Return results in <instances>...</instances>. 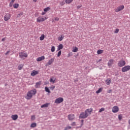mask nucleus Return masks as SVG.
Instances as JSON below:
<instances>
[{
  "mask_svg": "<svg viewBox=\"0 0 130 130\" xmlns=\"http://www.w3.org/2000/svg\"><path fill=\"white\" fill-rule=\"evenodd\" d=\"M118 66L120 68H122V67H124V66H125V61L123 60H120L118 62Z\"/></svg>",
  "mask_w": 130,
  "mask_h": 130,
  "instance_id": "4",
  "label": "nucleus"
},
{
  "mask_svg": "<svg viewBox=\"0 0 130 130\" xmlns=\"http://www.w3.org/2000/svg\"><path fill=\"white\" fill-rule=\"evenodd\" d=\"M55 21H59V18H58V17H56V18H55Z\"/></svg>",
  "mask_w": 130,
  "mask_h": 130,
  "instance_id": "44",
  "label": "nucleus"
},
{
  "mask_svg": "<svg viewBox=\"0 0 130 130\" xmlns=\"http://www.w3.org/2000/svg\"><path fill=\"white\" fill-rule=\"evenodd\" d=\"M9 53H10V51H8L7 52V53H6V55H8V54H9Z\"/></svg>",
  "mask_w": 130,
  "mask_h": 130,
  "instance_id": "49",
  "label": "nucleus"
},
{
  "mask_svg": "<svg viewBox=\"0 0 130 130\" xmlns=\"http://www.w3.org/2000/svg\"><path fill=\"white\" fill-rule=\"evenodd\" d=\"M63 102V98H58V99H56L54 103L56 104H59V103H61V102Z\"/></svg>",
  "mask_w": 130,
  "mask_h": 130,
  "instance_id": "5",
  "label": "nucleus"
},
{
  "mask_svg": "<svg viewBox=\"0 0 130 130\" xmlns=\"http://www.w3.org/2000/svg\"><path fill=\"white\" fill-rule=\"evenodd\" d=\"M112 91V90H111V89L109 90L108 91V93H111Z\"/></svg>",
  "mask_w": 130,
  "mask_h": 130,
  "instance_id": "52",
  "label": "nucleus"
},
{
  "mask_svg": "<svg viewBox=\"0 0 130 130\" xmlns=\"http://www.w3.org/2000/svg\"><path fill=\"white\" fill-rule=\"evenodd\" d=\"M81 126H82L84 124V120H81Z\"/></svg>",
  "mask_w": 130,
  "mask_h": 130,
  "instance_id": "42",
  "label": "nucleus"
},
{
  "mask_svg": "<svg viewBox=\"0 0 130 130\" xmlns=\"http://www.w3.org/2000/svg\"><path fill=\"white\" fill-rule=\"evenodd\" d=\"M54 61V58H52L51 59H50L48 62V64L49 66H50L52 62Z\"/></svg>",
  "mask_w": 130,
  "mask_h": 130,
  "instance_id": "18",
  "label": "nucleus"
},
{
  "mask_svg": "<svg viewBox=\"0 0 130 130\" xmlns=\"http://www.w3.org/2000/svg\"><path fill=\"white\" fill-rule=\"evenodd\" d=\"M51 51L52 52H54L55 51V47H54V46H53L51 47Z\"/></svg>",
  "mask_w": 130,
  "mask_h": 130,
  "instance_id": "31",
  "label": "nucleus"
},
{
  "mask_svg": "<svg viewBox=\"0 0 130 130\" xmlns=\"http://www.w3.org/2000/svg\"><path fill=\"white\" fill-rule=\"evenodd\" d=\"M60 55H61V51H59L57 56V57H59V56H60Z\"/></svg>",
  "mask_w": 130,
  "mask_h": 130,
  "instance_id": "35",
  "label": "nucleus"
},
{
  "mask_svg": "<svg viewBox=\"0 0 130 130\" xmlns=\"http://www.w3.org/2000/svg\"><path fill=\"white\" fill-rule=\"evenodd\" d=\"M48 105H49V103H46L41 106V108H45L46 107H48Z\"/></svg>",
  "mask_w": 130,
  "mask_h": 130,
  "instance_id": "22",
  "label": "nucleus"
},
{
  "mask_svg": "<svg viewBox=\"0 0 130 130\" xmlns=\"http://www.w3.org/2000/svg\"><path fill=\"white\" fill-rule=\"evenodd\" d=\"M31 119L32 120H34V119H35V116H34V115L31 116Z\"/></svg>",
  "mask_w": 130,
  "mask_h": 130,
  "instance_id": "40",
  "label": "nucleus"
},
{
  "mask_svg": "<svg viewBox=\"0 0 130 130\" xmlns=\"http://www.w3.org/2000/svg\"><path fill=\"white\" fill-rule=\"evenodd\" d=\"M92 111H93V109L92 108H90V109H86L85 112L87 114H91V112H92Z\"/></svg>",
  "mask_w": 130,
  "mask_h": 130,
  "instance_id": "14",
  "label": "nucleus"
},
{
  "mask_svg": "<svg viewBox=\"0 0 130 130\" xmlns=\"http://www.w3.org/2000/svg\"><path fill=\"white\" fill-rule=\"evenodd\" d=\"M129 70H130V66H126L122 68V72L125 73V72H127V71H129Z\"/></svg>",
  "mask_w": 130,
  "mask_h": 130,
  "instance_id": "6",
  "label": "nucleus"
},
{
  "mask_svg": "<svg viewBox=\"0 0 130 130\" xmlns=\"http://www.w3.org/2000/svg\"><path fill=\"white\" fill-rule=\"evenodd\" d=\"M40 85H41V82L39 81L36 83L35 88H40Z\"/></svg>",
  "mask_w": 130,
  "mask_h": 130,
  "instance_id": "19",
  "label": "nucleus"
},
{
  "mask_svg": "<svg viewBox=\"0 0 130 130\" xmlns=\"http://www.w3.org/2000/svg\"><path fill=\"white\" fill-rule=\"evenodd\" d=\"M23 67H24V64H19L18 67V70H19V71H21V70L23 69Z\"/></svg>",
  "mask_w": 130,
  "mask_h": 130,
  "instance_id": "23",
  "label": "nucleus"
},
{
  "mask_svg": "<svg viewBox=\"0 0 130 130\" xmlns=\"http://www.w3.org/2000/svg\"><path fill=\"white\" fill-rule=\"evenodd\" d=\"M63 38H64V37L62 36L59 37H58V40L59 41H62V40H63Z\"/></svg>",
  "mask_w": 130,
  "mask_h": 130,
  "instance_id": "30",
  "label": "nucleus"
},
{
  "mask_svg": "<svg viewBox=\"0 0 130 130\" xmlns=\"http://www.w3.org/2000/svg\"><path fill=\"white\" fill-rule=\"evenodd\" d=\"M45 90L46 91V92H47V93H50V90H49V88H48V87H46L45 88Z\"/></svg>",
  "mask_w": 130,
  "mask_h": 130,
  "instance_id": "33",
  "label": "nucleus"
},
{
  "mask_svg": "<svg viewBox=\"0 0 130 130\" xmlns=\"http://www.w3.org/2000/svg\"><path fill=\"white\" fill-rule=\"evenodd\" d=\"M72 51L73 52H78V48L75 47L73 49Z\"/></svg>",
  "mask_w": 130,
  "mask_h": 130,
  "instance_id": "27",
  "label": "nucleus"
},
{
  "mask_svg": "<svg viewBox=\"0 0 130 130\" xmlns=\"http://www.w3.org/2000/svg\"><path fill=\"white\" fill-rule=\"evenodd\" d=\"M102 60L101 59H99L98 61H97V62H99V61H101Z\"/></svg>",
  "mask_w": 130,
  "mask_h": 130,
  "instance_id": "55",
  "label": "nucleus"
},
{
  "mask_svg": "<svg viewBox=\"0 0 130 130\" xmlns=\"http://www.w3.org/2000/svg\"><path fill=\"white\" fill-rule=\"evenodd\" d=\"M114 61V60L113 59H111L109 60V61L108 62V65L109 68H110L111 67H112V64H113Z\"/></svg>",
  "mask_w": 130,
  "mask_h": 130,
  "instance_id": "10",
  "label": "nucleus"
},
{
  "mask_svg": "<svg viewBox=\"0 0 130 130\" xmlns=\"http://www.w3.org/2000/svg\"><path fill=\"white\" fill-rule=\"evenodd\" d=\"M50 10V8L47 7V8L44 9V11L46 13L47 12H48V11H49Z\"/></svg>",
  "mask_w": 130,
  "mask_h": 130,
  "instance_id": "29",
  "label": "nucleus"
},
{
  "mask_svg": "<svg viewBox=\"0 0 130 130\" xmlns=\"http://www.w3.org/2000/svg\"><path fill=\"white\" fill-rule=\"evenodd\" d=\"M112 110V112H113V113H116L118 112L119 109L118 108V107L114 106L113 107Z\"/></svg>",
  "mask_w": 130,
  "mask_h": 130,
  "instance_id": "9",
  "label": "nucleus"
},
{
  "mask_svg": "<svg viewBox=\"0 0 130 130\" xmlns=\"http://www.w3.org/2000/svg\"><path fill=\"white\" fill-rule=\"evenodd\" d=\"M36 93H37L36 89H34L29 91L27 93L26 96H25L26 99H27V100H30V99L33 97V95H35Z\"/></svg>",
  "mask_w": 130,
  "mask_h": 130,
  "instance_id": "1",
  "label": "nucleus"
},
{
  "mask_svg": "<svg viewBox=\"0 0 130 130\" xmlns=\"http://www.w3.org/2000/svg\"><path fill=\"white\" fill-rule=\"evenodd\" d=\"M111 83V79L110 78H109L106 80V84L107 85H110Z\"/></svg>",
  "mask_w": 130,
  "mask_h": 130,
  "instance_id": "21",
  "label": "nucleus"
},
{
  "mask_svg": "<svg viewBox=\"0 0 130 130\" xmlns=\"http://www.w3.org/2000/svg\"><path fill=\"white\" fill-rule=\"evenodd\" d=\"M128 123L130 125V119L128 120Z\"/></svg>",
  "mask_w": 130,
  "mask_h": 130,
  "instance_id": "57",
  "label": "nucleus"
},
{
  "mask_svg": "<svg viewBox=\"0 0 130 130\" xmlns=\"http://www.w3.org/2000/svg\"><path fill=\"white\" fill-rule=\"evenodd\" d=\"M11 19V14L7 13L4 16V21H9Z\"/></svg>",
  "mask_w": 130,
  "mask_h": 130,
  "instance_id": "8",
  "label": "nucleus"
},
{
  "mask_svg": "<svg viewBox=\"0 0 130 130\" xmlns=\"http://www.w3.org/2000/svg\"><path fill=\"white\" fill-rule=\"evenodd\" d=\"M37 124L35 122L32 123L30 125V127H36Z\"/></svg>",
  "mask_w": 130,
  "mask_h": 130,
  "instance_id": "25",
  "label": "nucleus"
},
{
  "mask_svg": "<svg viewBox=\"0 0 130 130\" xmlns=\"http://www.w3.org/2000/svg\"><path fill=\"white\" fill-rule=\"evenodd\" d=\"M122 118V116H121V115H119L118 119H119V120H121Z\"/></svg>",
  "mask_w": 130,
  "mask_h": 130,
  "instance_id": "39",
  "label": "nucleus"
},
{
  "mask_svg": "<svg viewBox=\"0 0 130 130\" xmlns=\"http://www.w3.org/2000/svg\"><path fill=\"white\" fill-rule=\"evenodd\" d=\"M69 129L68 128V127L67 126L66 127H65L64 130H68Z\"/></svg>",
  "mask_w": 130,
  "mask_h": 130,
  "instance_id": "54",
  "label": "nucleus"
},
{
  "mask_svg": "<svg viewBox=\"0 0 130 130\" xmlns=\"http://www.w3.org/2000/svg\"><path fill=\"white\" fill-rule=\"evenodd\" d=\"M44 37L45 36L44 34L42 35L40 37V40H41V41H42V40H44Z\"/></svg>",
  "mask_w": 130,
  "mask_h": 130,
  "instance_id": "26",
  "label": "nucleus"
},
{
  "mask_svg": "<svg viewBox=\"0 0 130 130\" xmlns=\"http://www.w3.org/2000/svg\"><path fill=\"white\" fill-rule=\"evenodd\" d=\"M44 59H45V57L42 56L37 58V61H41L42 60H44Z\"/></svg>",
  "mask_w": 130,
  "mask_h": 130,
  "instance_id": "13",
  "label": "nucleus"
},
{
  "mask_svg": "<svg viewBox=\"0 0 130 130\" xmlns=\"http://www.w3.org/2000/svg\"><path fill=\"white\" fill-rule=\"evenodd\" d=\"M34 2H37V0H34Z\"/></svg>",
  "mask_w": 130,
  "mask_h": 130,
  "instance_id": "58",
  "label": "nucleus"
},
{
  "mask_svg": "<svg viewBox=\"0 0 130 130\" xmlns=\"http://www.w3.org/2000/svg\"><path fill=\"white\" fill-rule=\"evenodd\" d=\"M103 90V88H100L99 89V90H98L96 91V94H99V93H101V92H102V90Z\"/></svg>",
  "mask_w": 130,
  "mask_h": 130,
  "instance_id": "24",
  "label": "nucleus"
},
{
  "mask_svg": "<svg viewBox=\"0 0 130 130\" xmlns=\"http://www.w3.org/2000/svg\"><path fill=\"white\" fill-rule=\"evenodd\" d=\"M77 82H78V79H75L74 83H77Z\"/></svg>",
  "mask_w": 130,
  "mask_h": 130,
  "instance_id": "53",
  "label": "nucleus"
},
{
  "mask_svg": "<svg viewBox=\"0 0 130 130\" xmlns=\"http://www.w3.org/2000/svg\"><path fill=\"white\" fill-rule=\"evenodd\" d=\"M46 20V18H38L37 19V22H39V23H41V22H44Z\"/></svg>",
  "mask_w": 130,
  "mask_h": 130,
  "instance_id": "15",
  "label": "nucleus"
},
{
  "mask_svg": "<svg viewBox=\"0 0 130 130\" xmlns=\"http://www.w3.org/2000/svg\"><path fill=\"white\" fill-rule=\"evenodd\" d=\"M23 15L22 13H20V14H18V17H21Z\"/></svg>",
  "mask_w": 130,
  "mask_h": 130,
  "instance_id": "43",
  "label": "nucleus"
},
{
  "mask_svg": "<svg viewBox=\"0 0 130 130\" xmlns=\"http://www.w3.org/2000/svg\"><path fill=\"white\" fill-rule=\"evenodd\" d=\"M13 7L14 9H17V8H19V4H14L13 5Z\"/></svg>",
  "mask_w": 130,
  "mask_h": 130,
  "instance_id": "28",
  "label": "nucleus"
},
{
  "mask_svg": "<svg viewBox=\"0 0 130 130\" xmlns=\"http://www.w3.org/2000/svg\"><path fill=\"white\" fill-rule=\"evenodd\" d=\"M56 80V78L54 76H53L50 78V83H52V84H54V83H55Z\"/></svg>",
  "mask_w": 130,
  "mask_h": 130,
  "instance_id": "12",
  "label": "nucleus"
},
{
  "mask_svg": "<svg viewBox=\"0 0 130 130\" xmlns=\"http://www.w3.org/2000/svg\"><path fill=\"white\" fill-rule=\"evenodd\" d=\"M71 125H76V122H73L72 124H71Z\"/></svg>",
  "mask_w": 130,
  "mask_h": 130,
  "instance_id": "47",
  "label": "nucleus"
},
{
  "mask_svg": "<svg viewBox=\"0 0 130 130\" xmlns=\"http://www.w3.org/2000/svg\"><path fill=\"white\" fill-rule=\"evenodd\" d=\"M13 5H14V3L11 2L9 4V7H13Z\"/></svg>",
  "mask_w": 130,
  "mask_h": 130,
  "instance_id": "38",
  "label": "nucleus"
},
{
  "mask_svg": "<svg viewBox=\"0 0 130 130\" xmlns=\"http://www.w3.org/2000/svg\"><path fill=\"white\" fill-rule=\"evenodd\" d=\"M123 9H124V6L123 5H121L119 7H118L116 9H115V12H116V13L118 12H120V11L123 10Z\"/></svg>",
  "mask_w": 130,
  "mask_h": 130,
  "instance_id": "7",
  "label": "nucleus"
},
{
  "mask_svg": "<svg viewBox=\"0 0 130 130\" xmlns=\"http://www.w3.org/2000/svg\"><path fill=\"white\" fill-rule=\"evenodd\" d=\"M68 119L69 120H73L75 119V115L74 114H70L68 116Z\"/></svg>",
  "mask_w": 130,
  "mask_h": 130,
  "instance_id": "11",
  "label": "nucleus"
},
{
  "mask_svg": "<svg viewBox=\"0 0 130 130\" xmlns=\"http://www.w3.org/2000/svg\"><path fill=\"white\" fill-rule=\"evenodd\" d=\"M15 0H12V1H11V2H12V3H15Z\"/></svg>",
  "mask_w": 130,
  "mask_h": 130,
  "instance_id": "56",
  "label": "nucleus"
},
{
  "mask_svg": "<svg viewBox=\"0 0 130 130\" xmlns=\"http://www.w3.org/2000/svg\"><path fill=\"white\" fill-rule=\"evenodd\" d=\"M63 48V45L60 44L58 46L57 50H60Z\"/></svg>",
  "mask_w": 130,
  "mask_h": 130,
  "instance_id": "20",
  "label": "nucleus"
},
{
  "mask_svg": "<svg viewBox=\"0 0 130 130\" xmlns=\"http://www.w3.org/2000/svg\"><path fill=\"white\" fill-rule=\"evenodd\" d=\"M39 72L37 71L34 70L31 73V76H36V75H38Z\"/></svg>",
  "mask_w": 130,
  "mask_h": 130,
  "instance_id": "16",
  "label": "nucleus"
},
{
  "mask_svg": "<svg viewBox=\"0 0 130 130\" xmlns=\"http://www.w3.org/2000/svg\"><path fill=\"white\" fill-rule=\"evenodd\" d=\"M104 110H105V109L104 108H102L101 109H100L99 112H103V111H104Z\"/></svg>",
  "mask_w": 130,
  "mask_h": 130,
  "instance_id": "36",
  "label": "nucleus"
},
{
  "mask_svg": "<svg viewBox=\"0 0 130 130\" xmlns=\"http://www.w3.org/2000/svg\"><path fill=\"white\" fill-rule=\"evenodd\" d=\"M89 116V114H87L85 111L84 112H81L79 115V118L84 119L87 118Z\"/></svg>",
  "mask_w": 130,
  "mask_h": 130,
  "instance_id": "3",
  "label": "nucleus"
},
{
  "mask_svg": "<svg viewBox=\"0 0 130 130\" xmlns=\"http://www.w3.org/2000/svg\"><path fill=\"white\" fill-rule=\"evenodd\" d=\"M60 6H63V5L66 4V2L62 1V2L60 3Z\"/></svg>",
  "mask_w": 130,
  "mask_h": 130,
  "instance_id": "37",
  "label": "nucleus"
},
{
  "mask_svg": "<svg viewBox=\"0 0 130 130\" xmlns=\"http://www.w3.org/2000/svg\"><path fill=\"white\" fill-rule=\"evenodd\" d=\"M19 56L21 59H25L26 57H28V53L23 51L19 53Z\"/></svg>",
  "mask_w": 130,
  "mask_h": 130,
  "instance_id": "2",
  "label": "nucleus"
},
{
  "mask_svg": "<svg viewBox=\"0 0 130 130\" xmlns=\"http://www.w3.org/2000/svg\"><path fill=\"white\" fill-rule=\"evenodd\" d=\"M5 40H6V38H4L2 39V41L3 42H4V41H5Z\"/></svg>",
  "mask_w": 130,
  "mask_h": 130,
  "instance_id": "51",
  "label": "nucleus"
},
{
  "mask_svg": "<svg viewBox=\"0 0 130 130\" xmlns=\"http://www.w3.org/2000/svg\"><path fill=\"white\" fill-rule=\"evenodd\" d=\"M98 54H101V53H103V50H98L97 51Z\"/></svg>",
  "mask_w": 130,
  "mask_h": 130,
  "instance_id": "32",
  "label": "nucleus"
},
{
  "mask_svg": "<svg viewBox=\"0 0 130 130\" xmlns=\"http://www.w3.org/2000/svg\"><path fill=\"white\" fill-rule=\"evenodd\" d=\"M50 88H51V89L52 90H53V89H54V88H55V86H53L51 87Z\"/></svg>",
  "mask_w": 130,
  "mask_h": 130,
  "instance_id": "46",
  "label": "nucleus"
},
{
  "mask_svg": "<svg viewBox=\"0 0 130 130\" xmlns=\"http://www.w3.org/2000/svg\"><path fill=\"white\" fill-rule=\"evenodd\" d=\"M11 118H12L13 120H17L18 119V115H13L11 116Z\"/></svg>",
  "mask_w": 130,
  "mask_h": 130,
  "instance_id": "17",
  "label": "nucleus"
},
{
  "mask_svg": "<svg viewBox=\"0 0 130 130\" xmlns=\"http://www.w3.org/2000/svg\"><path fill=\"white\" fill-rule=\"evenodd\" d=\"M46 14V12L45 11H44L42 13V15H45Z\"/></svg>",
  "mask_w": 130,
  "mask_h": 130,
  "instance_id": "45",
  "label": "nucleus"
},
{
  "mask_svg": "<svg viewBox=\"0 0 130 130\" xmlns=\"http://www.w3.org/2000/svg\"><path fill=\"white\" fill-rule=\"evenodd\" d=\"M82 6H77V9H80V8H81Z\"/></svg>",
  "mask_w": 130,
  "mask_h": 130,
  "instance_id": "50",
  "label": "nucleus"
},
{
  "mask_svg": "<svg viewBox=\"0 0 130 130\" xmlns=\"http://www.w3.org/2000/svg\"><path fill=\"white\" fill-rule=\"evenodd\" d=\"M67 127L68 129H70L71 128H72V127L71 126H68Z\"/></svg>",
  "mask_w": 130,
  "mask_h": 130,
  "instance_id": "48",
  "label": "nucleus"
},
{
  "mask_svg": "<svg viewBox=\"0 0 130 130\" xmlns=\"http://www.w3.org/2000/svg\"><path fill=\"white\" fill-rule=\"evenodd\" d=\"M118 32H119V29H116L114 33L116 34V33H118Z\"/></svg>",
  "mask_w": 130,
  "mask_h": 130,
  "instance_id": "41",
  "label": "nucleus"
},
{
  "mask_svg": "<svg viewBox=\"0 0 130 130\" xmlns=\"http://www.w3.org/2000/svg\"><path fill=\"white\" fill-rule=\"evenodd\" d=\"M74 0H66V4H71Z\"/></svg>",
  "mask_w": 130,
  "mask_h": 130,
  "instance_id": "34",
  "label": "nucleus"
}]
</instances>
